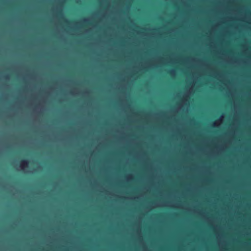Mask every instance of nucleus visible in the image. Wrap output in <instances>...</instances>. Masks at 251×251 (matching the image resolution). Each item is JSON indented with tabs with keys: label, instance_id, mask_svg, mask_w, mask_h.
Listing matches in <instances>:
<instances>
[{
	"label": "nucleus",
	"instance_id": "3",
	"mask_svg": "<svg viewBox=\"0 0 251 251\" xmlns=\"http://www.w3.org/2000/svg\"><path fill=\"white\" fill-rule=\"evenodd\" d=\"M220 120H221V121H222V117H221Z\"/></svg>",
	"mask_w": 251,
	"mask_h": 251
},
{
	"label": "nucleus",
	"instance_id": "2",
	"mask_svg": "<svg viewBox=\"0 0 251 251\" xmlns=\"http://www.w3.org/2000/svg\"><path fill=\"white\" fill-rule=\"evenodd\" d=\"M59 15H62V14L61 12H60L59 13Z\"/></svg>",
	"mask_w": 251,
	"mask_h": 251
},
{
	"label": "nucleus",
	"instance_id": "1",
	"mask_svg": "<svg viewBox=\"0 0 251 251\" xmlns=\"http://www.w3.org/2000/svg\"><path fill=\"white\" fill-rule=\"evenodd\" d=\"M28 163V162L27 160L24 159V160H21V163H20L21 167H22V168H24L25 167L27 166Z\"/></svg>",
	"mask_w": 251,
	"mask_h": 251
}]
</instances>
